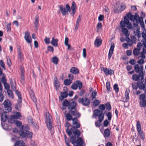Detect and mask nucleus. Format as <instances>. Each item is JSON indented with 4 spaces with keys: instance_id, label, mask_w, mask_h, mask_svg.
I'll list each match as a JSON object with an SVG mask.
<instances>
[{
    "instance_id": "obj_1",
    "label": "nucleus",
    "mask_w": 146,
    "mask_h": 146,
    "mask_svg": "<svg viewBox=\"0 0 146 146\" xmlns=\"http://www.w3.org/2000/svg\"><path fill=\"white\" fill-rule=\"evenodd\" d=\"M139 17L137 13H135L133 15L129 12L124 17V21H121L120 25L121 29L125 28L126 25L127 27L133 31V33L138 38L141 36V31H140V27L138 24L140 22Z\"/></svg>"
},
{
    "instance_id": "obj_2",
    "label": "nucleus",
    "mask_w": 146,
    "mask_h": 146,
    "mask_svg": "<svg viewBox=\"0 0 146 146\" xmlns=\"http://www.w3.org/2000/svg\"><path fill=\"white\" fill-rule=\"evenodd\" d=\"M15 123L17 127H21L18 133L21 137L22 138H29L30 139L32 138L33 137V133L28 131V127L27 125H25L22 126L21 122L19 121H16Z\"/></svg>"
},
{
    "instance_id": "obj_3",
    "label": "nucleus",
    "mask_w": 146,
    "mask_h": 146,
    "mask_svg": "<svg viewBox=\"0 0 146 146\" xmlns=\"http://www.w3.org/2000/svg\"><path fill=\"white\" fill-rule=\"evenodd\" d=\"M75 127H71V131H72V133L74 134V136H72L70 138V140L72 141H73L74 139L76 141L80 137V131L77 129V128H74Z\"/></svg>"
},
{
    "instance_id": "obj_4",
    "label": "nucleus",
    "mask_w": 146,
    "mask_h": 146,
    "mask_svg": "<svg viewBox=\"0 0 146 146\" xmlns=\"http://www.w3.org/2000/svg\"><path fill=\"white\" fill-rule=\"evenodd\" d=\"M132 86L133 89L137 90L138 87L141 89L143 90L146 93V84L143 83L142 81H138L136 83L133 82L132 84Z\"/></svg>"
},
{
    "instance_id": "obj_5",
    "label": "nucleus",
    "mask_w": 146,
    "mask_h": 146,
    "mask_svg": "<svg viewBox=\"0 0 146 146\" xmlns=\"http://www.w3.org/2000/svg\"><path fill=\"white\" fill-rule=\"evenodd\" d=\"M59 8L60 11L63 15H65L68 14V12H70V7L68 4H66V8L62 5H60Z\"/></svg>"
},
{
    "instance_id": "obj_6",
    "label": "nucleus",
    "mask_w": 146,
    "mask_h": 146,
    "mask_svg": "<svg viewBox=\"0 0 146 146\" xmlns=\"http://www.w3.org/2000/svg\"><path fill=\"white\" fill-rule=\"evenodd\" d=\"M4 108L7 113L11 112L12 109L11 107V103L10 101L8 100H5L3 103Z\"/></svg>"
},
{
    "instance_id": "obj_7",
    "label": "nucleus",
    "mask_w": 146,
    "mask_h": 146,
    "mask_svg": "<svg viewBox=\"0 0 146 146\" xmlns=\"http://www.w3.org/2000/svg\"><path fill=\"white\" fill-rule=\"evenodd\" d=\"M21 114L19 112H16L15 115H11L8 120L9 123H13L15 122V120L21 117Z\"/></svg>"
},
{
    "instance_id": "obj_8",
    "label": "nucleus",
    "mask_w": 146,
    "mask_h": 146,
    "mask_svg": "<svg viewBox=\"0 0 146 146\" xmlns=\"http://www.w3.org/2000/svg\"><path fill=\"white\" fill-rule=\"evenodd\" d=\"M137 129L140 137L143 140L145 139V135L143 132L141 130V125L139 121L137 122L136 124Z\"/></svg>"
},
{
    "instance_id": "obj_9",
    "label": "nucleus",
    "mask_w": 146,
    "mask_h": 146,
    "mask_svg": "<svg viewBox=\"0 0 146 146\" xmlns=\"http://www.w3.org/2000/svg\"><path fill=\"white\" fill-rule=\"evenodd\" d=\"M72 144L74 146H85V143L81 137L79 138L77 141L74 139L73 141H72Z\"/></svg>"
},
{
    "instance_id": "obj_10",
    "label": "nucleus",
    "mask_w": 146,
    "mask_h": 146,
    "mask_svg": "<svg viewBox=\"0 0 146 146\" xmlns=\"http://www.w3.org/2000/svg\"><path fill=\"white\" fill-rule=\"evenodd\" d=\"M134 70L136 73L141 74V75H144L145 72L143 71V65H140L138 64H135L134 66Z\"/></svg>"
},
{
    "instance_id": "obj_11",
    "label": "nucleus",
    "mask_w": 146,
    "mask_h": 146,
    "mask_svg": "<svg viewBox=\"0 0 146 146\" xmlns=\"http://www.w3.org/2000/svg\"><path fill=\"white\" fill-rule=\"evenodd\" d=\"M82 86V83L79 80H77L75 83H74L71 85V87L74 90H76L77 89L78 87L80 90Z\"/></svg>"
},
{
    "instance_id": "obj_12",
    "label": "nucleus",
    "mask_w": 146,
    "mask_h": 146,
    "mask_svg": "<svg viewBox=\"0 0 146 146\" xmlns=\"http://www.w3.org/2000/svg\"><path fill=\"white\" fill-rule=\"evenodd\" d=\"M7 112L6 111H4V110L3 108H0V115H1V121L3 122H6L7 119Z\"/></svg>"
},
{
    "instance_id": "obj_13",
    "label": "nucleus",
    "mask_w": 146,
    "mask_h": 146,
    "mask_svg": "<svg viewBox=\"0 0 146 146\" xmlns=\"http://www.w3.org/2000/svg\"><path fill=\"white\" fill-rule=\"evenodd\" d=\"M78 102L85 106H88L90 104V100L87 98H85L84 97L82 98H79Z\"/></svg>"
},
{
    "instance_id": "obj_14",
    "label": "nucleus",
    "mask_w": 146,
    "mask_h": 146,
    "mask_svg": "<svg viewBox=\"0 0 146 146\" xmlns=\"http://www.w3.org/2000/svg\"><path fill=\"white\" fill-rule=\"evenodd\" d=\"M53 83L56 90L58 91L60 88V84L56 76H55L54 78Z\"/></svg>"
},
{
    "instance_id": "obj_15",
    "label": "nucleus",
    "mask_w": 146,
    "mask_h": 146,
    "mask_svg": "<svg viewBox=\"0 0 146 146\" xmlns=\"http://www.w3.org/2000/svg\"><path fill=\"white\" fill-rule=\"evenodd\" d=\"M141 74H139L138 76L136 74H133L132 76L133 80L134 81H137L140 79V78L141 80L140 81H142L143 82L144 81V80L143 79L144 75H141Z\"/></svg>"
},
{
    "instance_id": "obj_16",
    "label": "nucleus",
    "mask_w": 146,
    "mask_h": 146,
    "mask_svg": "<svg viewBox=\"0 0 146 146\" xmlns=\"http://www.w3.org/2000/svg\"><path fill=\"white\" fill-rule=\"evenodd\" d=\"M103 70L104 73L106 75H111L114 73V72L113 70L110 68L107 69L106 68H103Z\"/></svg>"
},
{
    "instance_id": "obj_17",
    "label": "nucleus",
    "mask_w": 146,
    "mask_h": 146,
    "mask_svg": "<svg viewBox=\"0 0 146 146\" xmlns=\"http://www.w3.org/2000/svg\"><path fill=\"white\" fill-rule=\"evenodd\" d=\"M24 38L28 43H30L31 42L32 39L30 33L27 31L25 32Z\"/></svg>"
},
{
    "instance_id": "obj_18",
    "label": "nucleus",
    "mask_w": 146,
    "mask_h": 146,
    "mask_svg": "<svg viewBox=\"0 0 146 146\" xmlns=\"http://www.w3.org/2000/svg\"><path fill=\"white\" fill-rule=\"evenodd\" d=\"M78 120L76 117H74L72 120V125L74 126L72 127H75V128H79L80 125V123L78 122Z\"/></svg>"
},
{
    "instance_id": "obj_19",
    "label": "nucleus",
    "mask_w": 146,
    "mask_h": 146,
    "mask_svg": "<svg viewBox=\"0 0 146 146\" xmlns=\"http://www.w3.org/2000/svg\"><path fill=\"white\" fill-rule=\"evenodd\" d=\"M69 112L77 118H79L80 116V114L76 110V108L70 110Z\"/></svg>"
},
{
    "instance_id": "obj_20",
    "label": "nucleus",
    "mask_w": 146,
    "mask_h": 146,
    "mask_svg": "<svg viewBox=\"0 0 146 146\" xmlns=\"http://www.w3.org/2000/svg\"><path fill=\"white\" fill-rule=\"evenodd\" d=\"M142 27L143 30V32H142V36L143 37V39L141 40V42H146V30L144 27L143 23V25H142Z\"/></svg>"
},
{
    "instance_id": "obj_21",
    "label": "nucleus",
    "mask_w": 146,
    "mask_h": 146,
    "mask_svg": "<svg viewBox=\"0 0 146 146\" xmlns=\"http://www.w3.org/2000/svg\"><path fill=\"white\" fill-rule=\"evenodd\" d=\"M15 92L18 98L17 104L18 105L20 106L22 103V97L21 93L17 90H15Z\"/></svg>"
},
{
    "instance_id": "obj_22",
    "label": "nucleus",
    "mask_w": 146,
    "mask_h": 146,
    "mask_svg": "<svg viewBox=\"0 0 146 146\" xmlns=\"http://www.w3.org/2000/svg\"><path fill=\"white\" fill-rule=\"evenodd\" d=\"M70 125V123L68 122H66L65 123V126L67 128L66 129V132L69 136H71L72 135V131H71V129H70L69 128Z\"/></svg>"
},
{
    "instance_id": "obj_23",
    "label": "nucleus",
    "mask_w": 146,
    "mask_h": 146,
    "mask_svg": "<svg viewBox=\"0 0 146 146\" xmlns=\"http://www.w3.org/2000/svg\"><path fill=\"white\" fill-rule=\"evenodd\" d=\"M76 103L74 102H72L71 103H70L68 106V109L70 110H74L76 108Z\"/></svg>"
},
{
    "instance_id": "obj_24",
    "label": "nucleus",
    "mask_w": 146,
    "mask_h": 146,
    "mask_svg": "<svg viewBox=\"0 0 146 146\" xmlns=\"http://www.w3.org/2000/svg\"><path fill=\"white\" fill-rule=\"evenodd\" d=\"M71 8L72 11V13L73 14V16H74L76 11V3L74 1L72 2Z\"/></svg>"
},
{
    "instance_id": "obj_25",
    "label": "nucleus",
    "mask_w": 146,
    "mask_h": 146,
    "mask_svg": "<svg viewBox=\"0 0 146 146\" xmlns=\"http://www.w3.org/2000/svg\"><path fill=\"white\" fill-rule=\"evenodd\" d=\"M60 96L59 97L60 100L62 101L65 98H66L68 96V93L67 92L65 91L61 92Z\"/></svg>"
},
{
    "instance_id": "obj_26",
    "label": "nucleus",
    "mask_w": 146,
    "mask_h": 146,
    "mask_svg": "<svg viewBox=\"0 0 146 146\" xmlns=\"http://www.w3.org/2000/svg\"><path fill=\"white\" fill-rule=\"evenodd\" d=\"M114 44L111 45L110 47L108 53V58L109 59H110L113 54V52L114 50Z\"/></svg>"
},
{
    "instance_id": "obj_27",
    "label": "nucleus",
    "mask_w": 146,
    "mask_h": 146,
    "mask_svg": "<svg viewBox=\"0 0 146 146\" xmlns=\"http://www.w3.org/2000/svg\"><path fill=\"white\" fill-rule=\"evenodd\" d=\"M45 116L46 117V122L52 121V118L51 116L48 112H46Z\"/></svg>"
},
{
    "instance_id": "obj_28",
    "label": "nucleus",
    "mask_w": 146,
    "mask_h": 146,
    "mask_svg": "<svg viewBox=\"0 0 146 146\" xmlns=\"http://www.w3.org/2000/svg\"><path fill=\"white\" fill-rule=\"evenodd\" d=\"M111 133V132L110 129L108 128H107L105 129L104 134V136L105 137H109Z\"/></svg>"
},
{
    "instance_id": "obj_29",
    "label": "nucleus",
    "mask_w": 146,
    "mask_h": 146,
    "mask_svg": "<svg viewBox=\"0 0 146 146\" xmlns=\"http://www.w3.org/2000/svg\"><path fill=\"white\" fill-rule=\"evenodd\" d=\"M102 111L98 109L95 110L93 112V114L92 117L93 118L96 117L98 116L101 113Z\"/></svg>"
},
{
    "instance_id": "obj_30",
    "label": "nucleus",
    "mask_w": 146,
    "mask_h": 146,
    "mask_svg": "<svg viewBox=\"0 0 146 146\" xmlns=\"http://www.w3.org/2000/svg\"><path fill=\"white\" fill-rule=\"evenodd\" d=\"M1 125L3 128L5 130L10 131L12 129V127L11 125H8L5 123H4V124L3 125L2 123H1Z\"/></svg>"
},
{
    "instance_id": "obj_31",
    "label": "nucleus",
    "mask_w": 146,
    "mask_h": 146,
    "mask_svg": "<svg viewBox=\"0 0 146 146\" xmlns=\"http://www.w3.org/2000/svg\"><path fill=\"white\" fill-rule=\"evenodd\" d=\"M102 40L100 38L96 39L94 42V44L97 47H99L102 44Z\"/></svg>"
},
{
    "instance_id": "obj_32",
    "label": "nucleus",
    "mask_w": 146,
    "mask_h": 146,
    "mask_svg": "<svg viewBox=\"0 0 146 146\" xmlns=\"http://www.w3.org/2000/svg\"><path fill=\"white\" fill-rule=\"evenodd\" d=\"M70 72L73 74H76L79 72V70L74 67H72L70 69Z\"/></svg>"
},
{
    "instance_id": "obj_33",
    "label": "nucleus",
    "mask_w": 146,
    "mask_h": 146,
    "mask_svg": "<svg viewBox=\"0 0 146 146\" xmlns=\"http://www.w3.org/2000/svg\"><path fill=\"white\" fill-rule=\"evenodd\" d=\"M58 41L57 39H55L54 37H53L52 38V40L50 42V43L53 46L56 47L58 46L57 42Z\"/></svg>"
},
{
    "instance_id": "obj_34",
    "label": "nucleus",
    "mask_w": 146,
    "mask_h": 146,
    "mask_svg": "<svg viewBox=\"0 0 146 146\" xmlns=\"http://www.w3.org/2000/svg\"><path fill=\"white\" fill-rule=\"evenodd\" d=\"M121 31L122 33L124 34L126 36L128 37L129 35V32L128 31V29L125 28H122Z\"/></svg>"
},
{
    "instance_id": "obj_35",
    "label": "nucleus",
    "mask_w": 146,
    "mask_h": 146,
    "mask_svg": "<svg viewBox=\"0 0 146 146\" xmlns=\"http://www.w3.org/2000/svg\"><path fill=\"white\" fill-rule=\"evenodd\" d=\"M81 18L80 16V15H79L77 18L75 27V29L76 30H77L78 29L79 25V22L81 21Z\"/></svg>"
},
{
    "instance_id": "obj_36",
    "label": "nucleus",
    "mask_w": 146,
    "mask_h": 146,
    "mask_svg": "<svg viewBox=\"0 0 146 146\" xmlns=\"http://www.w3.org/2000/svg\"><path fill=\"white\" fill-rule=\"evenodd\" d=\"M39 17L38 15H36L35 16V19L34 22V24L35 25L36 28L38 26L39 23Z\"/></svg>"
},
{
    "instance_id": "obj_37",
    "label": "nucleus",
    "mask_w": 146,
    "mask_h": 146,
    "mask_svg": "<svg viewBox=\"0 0 146 146\" xmlns=\"http://www.w3.org/2000/svg\"><path fill=\"white\" fill-rule=\"evenodd\" d=\"M65 116L66 117V119L68 121H71L73 119L72 115L69 114V113H67L65 115Z\"/></svg>"
},
{
    "instance_id": "obj_38",
    "label": "nucleus",
    "mask_w": 146,
    "mask_h": 146,
    "mask_svg": "<svg viewBox=\"0 0 146 146\" xmlns=\"http://www.w3.org/2000/svg\"><path fill=\"white\" fill-rule=\"evenodd\" d=\"M7 93L8 96L9 97L11 98L12 99L14 98L13 93L12 91L10 89L7 90Z\"/></svg>"
},
{
    "instance_id": "obj_39",
    "label": "nucleus",
    "mask_w": 146,
    "mask_h": 146,
    "mask_svg": "<svg viewBox=\"0 0 146 146\" xmlns=\"http://www.w3.org/2000/svg\"><path fill=\"white\" fill-rule=\"evenodd\" d=\"M52 61L54 64L57 65L58 63V58L56 56L53 57L52 58Z\"/></svg>"
},
{
    "instance_id": "obj_40",
    "label": "nucleus",
    "mask_w": 146,
    "mask_h": 146,
    "mask_svg": "<svg viewBox=\"0 0 146 146\" xmlns=\"http://www.w3.org/2000/svg\"><path fill=\"white\" fill-rule=\"evenodd\" d=\"M130 92L129 90L127 89L125 91V97L126 98V100L127 101L129 99V93Z\"/></svg>"
},
{
    "instance_id": "obj_41",
    "label": "nucleus",
    "mask_w": 146,
    "mask_h": 146,
    "mask_svg": "<svg viewBox=\"0 0 146 146\" xmlns=\"http://www.w3.org/2000/svg\"><path fill=\"white\" fill-rule=\"evenodd\" d=\"M98 120L100 122H102L104 120V115L103 114V111H102L101 113L98 116Z\"/></svg>"
},
{
    "instance_id": "obj_42",
    "label": "nucleus",
    "mask_w": 146,
    "mask_h": 146,
    "mask_svg": "<svg viewBox=\"0 0 146 146\" xmlns=\"http://www.w3.org/2000/svg\"><path fill=\"white\" fill-rule=\"evenodd\" d=\"M46 122L48 129L51 130L52 128V121H48Z\"/></svg>"
},
{
    "instance_id": "obj_43",
    "label": "nucleus",
    "mask_w": 146,
    "mask_h": 146,
    "mask_svg": "<svg viewBox=\"0 0 146 146\" xmlns=\"http://www.w3.org/2000/svg\"><path fill=\"white\" fill-rule=\"evenodd\" d=\"M72 82V81L68 79H66L64 81V84L66 86L70 85Z\"/></svg>"
},
{
    "instance_id": "obj_44",
    "label": "nucleus",
    "mask_w": 146,
    "mask_h": 146,
    "mask_svg": "<svg viewBox=\"0 0 146 146\" xmlns=\"http://www.w3.org/2000/svg\"><path fill=\"white\" fill-rule=\"evenodd\" d=\"M139 104L141 107H145L146 106V100L140 101Z\"/></svg>"
},
{
    "instance_id": "obj_45",
    "label": "nucleus",
    "mask_w": 146,
    "mask_h": 146,
    "mask_svg": "<svg viewBox=\"0 0 146 146\" xmlns=\"http://www.w3.org/2000/svg\"><path fill=\"white\" fill-rule=\"evenodd\" d=\"M140 50L135 48L133 50V53L134 55L137 56L139 53Z\"/></svg>"
},
{
    "instance_id": "obj_46",
    "label": "nucleus",
    "mask_w": 146,
    "mask_h": 146,
    "mask_svg": "<svg viewBox=\"0 0 146 146\" xmlns=\"http://www.w3.org/2000/svg\"><path fill=\"white\" fill-rule=\"evenodd\" d=\"M1 80L3 84L7 83V79L5 78V76L4 74H3L2 77L1 79Z\"/></svg>"
},
{
    "instance_id": "obj_47",
    "label": "nucleus",
    "mask_w": 146,
    "mask_h": 146,
    "mask_svg": "<svg viewBox=\"0 0 146 146\" xmlns=\"http://www.w3.org/2000/svg\"><path fill=\"white\" fill-rule=\"evenodd\" d=\"M107 110L110 111L111 109V105L110 103L108 102L105 104V106Z\"/></svg>"
},
{
    "instance_id": "obj_48",
    "label": "nucleus",
    "mask_w": 146,
    "mask_h": 146,
    "mask_svg": "<svg viewBox=\"0 0 146 146\" xmlns=\"http://www.w3.org/2000/svg\"><path fill=\"white\" fill-rule=\"evenodd\" d=\"M100 103L99 101L98 100H95L93 102V104L94 106L96 107L99 105Z\"/></svg>"
},
{
    "instance_id": "obj_49",
    "label": "nucleus",
    "mask_w": 146,
    "mask_h": 146,
    "mask_svg": "<svg viewBox=\"0 0 146 146\" xmlns=\"http://www.w3.org/2000/svg\"><path fill=\"white\" fill-rule=\"evenodd\" d=\"M31 98L33 101L35 102H36V99L35 96L34 94L33 93H32L30 95Z\"/></svg>"
},
{
    "instance_id": "obj_50",
    "label": "nucleus",
    "mask_w": 146,
    "mask_h": 146,
    "mask_svg": "<svg viewBox=\"0 0 146 146\" xmlns=\"http://www.w3.org/2000/svg\"><path fill=\"white\" fill-rule=\"evenodd\" d=\"M70 102L68 100H65L63 102V104L64 106L65 107L68 106Z\"/></svg>"
},
{
    "instance_id": "obj_51",
    "label": "nucleus",
    "mask_w": 146,
    "mask_h": 146,
    "mask_svg": "<svg viewBox=\"0 0 146 146\" xmlns=\"http://www.w3.org/2000/svg\"><path fill=\"white\" fill-rule=\"evenodd\" d=\"M145 95L144 94H143L140 95L139 97V99L141 100V101L143 100H145Z\"/></svg>"
},
{
    "instance_id": "obj_52",
    "label": "nucleus",
    "mask_w": 146,
    "mask_h": 146,
    "mask_svg": "<svg viewBox=\"0 0 146 146\" xmlns=\"http://www.w3.org/2000/svg\"><path fill=\"white\" fill-rule=\"evenodd\" d=\"M113 89L117 93L119 92V88L118 85L117 84H115L114 85Z\"/></svg>"
},
{
    "instance_id": "obj_53",
    "label": "nucleus",
    "mask_w": 146,
    "mask_h": 146,
    "mask_svg": "<svg viewBox=\"0 0 146 146\" xmlns=\"http://www.w3.org/2000/svg\"><path fill=\"white\" fill-rule=\"evenodd\" d=\"M144 62V60L143 58H141L138 61L137 63L140 65H143Z\"/></svg>"
},
{
    "instance_id": "obj_54",
    "label": "nucleus",
    "mask_w": 146,
    "mask_h": 146,
    "mask_svg": "<svg viewBox=\"0 0 146 146\" xmlns=\"http://www.w3.org/2000/svg\"><path fill=\"white\" fill-rule=\"evenodd\" d=\"M4 98L2 90H0V102H2L3 101Z\"/></svg>"
},
{
    "instance_id": "obj_55",
    "label": "nucleus",
    "mask_w": 146,
    "mask_h": 146,
    "mask_svg": "<svg viewBox=\"0 0 146 146\" xmlns=\"http://www.w3.org/2000/svg\"><path fill=\"white\" fill-rule=\"evenodd\" d=\"M18 58L21 60H23V54H22L21 52H18Z\"/></svg>"
},
{
    "instance_id": "obj_56",
    "label": "nucleus",
    "mask_w": 146,
    "mask_h": 146,
    "mask_svg": "<svg viewBox=\"0 0 146 146\" xmlns=\"http://www.w3.org/2000/svg\"><path fill=\"white\" fill-rule=\"evenodd\" d=\"M11 23L7 24L6 25V29L7 32H10L11 30Z\"/></svg>"
},
{
    "instance_id": "obj_57",
    "label": "nucleus",
    "mask_w": 146,
    "mask_h": 146,
    "mask_svg": "<svg viewBox=\"0 0 146 146\" xmlns=\"http://www.w3.org/2000/svg\"><path fill=\"white\" fill-rule=\"evenodd\" d=\"M4 88L7 90L10 89V87L9 85L7 82L4 84Z\"/></svg>"
},
{
    "instance_id": "obj_58",
    "label": "nucleus",
    "mask_w": 146,
    "mask_h": 146,
    "mask_svg": "<svg viewBox=\"0 0 146 146\" xmlns=\"http://www.w3.org/2000/svg\"><path fill=\"white\" fill-rule=\"evenodd\" d=\"M0 65L4 70H5V64L2 60H0Z\"/></svg>"
},
{
    "instance_id": "obj_59",
    "label": "nucleus",
    "mask_w": 146,
    "mask_h": 146,
    "mask_svg": "<svg viewBox=\"0 0 146 146\" xmlns=\"http://www.w3.org/2000/svg\"><path fill=\"white\" fill-rule=\"evenodd\" d=\"M106 115L108 117V120H110L111 119L112 117L111 113L110 112H108L106 114Z\"/></svg>"
},
{
    "instance_id": "obj_60",
    "label": "nucleus",
    "mask_w": 146,
    "mask_h": 146,
    "mask_svg": "<svg viewBox=\"0 0 146 146\" xmlns=\"http://www.w3.org/2000/svg\"><path fill=\"white\" fill-rule=\"evenodd\" d=\"M106 87L107 90L109 91L110 89V82L108 81L106 83Z\"/></svg>"
},
{
    "instance_id": "obj_61",
    "label": "nucleus",
    "mask_w": 146,
    "mask_h": 146,
    "mask_svg": "<svg viewBox=\"0 0 146 146\" xmlns=\"http://www.w3.org/2000/svg\"><path fill=\"white\" fill-rule=\"evenodd\" d=\"M142 43L144 45L143 47V48L142 52H144V53H146V42Z\"/></svg>"
},
{
    "instance_id": "obj_62",
    "label": "nucleus",
    "mask_w": 146,
    "mask_h": 146,
    "mask_svg": "<svg viewBox=\"0 0 146 146\" xmlns=\"http://www.w3.org/2000/svg\"><path fill=\"white\" fill-rule=\"evenodd\" d=\"M129 63L131 65H135V64L136 61L134 59H131L129 61Z\"/></svg>"
},
{
    "instance_id": "obj_63",
    "label": "nucleus",
    "mask_w": 146,
    "mask_h": 146,
    "mask_svg": "<svg viewBox=\"0 0 146 146\" xmlns=\"http://www.w3.org/2000/svg\"><path fill=\"white\" fill-rule=\"evenodd\" d=\"M101 122L99 120L95 122V126L96 127H100L101 126Z\"/></svg>"
},
{
    "instance_id": "obj_64",
    "label": "nucleus",
    "mask_w": 146,
    "mask_h": 146,
    "mask_svg": "<svg viewBox=\"0 0 146 146\" xmlns=\"http://www.w3.org/2000/svg\"><path fill=\"white\" fill-rule=\"evenodd\" d=\"M131 40L132 41L133 43H135L136 41V38L134 36H131Z\"/></svg>"
}]
</instances>
